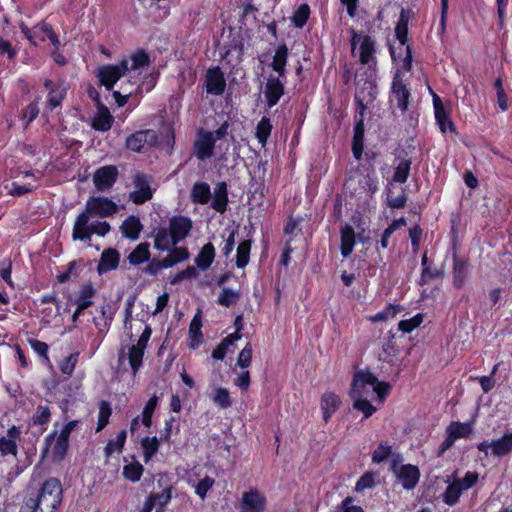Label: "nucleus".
<instances>
[{"mask_svg":"<svg viewBox=\"0 0 512 512\" xmlns=\"http://www.w3.org/2000/svg\"><path fill=\"white\" fill-rule=\"evenodd\" d=\"M391 446L380 444L377 449L372 453V461L374 463H381L386 460L391 454Z\"/></svg>","mask_w":512,"mask_h":512,"instance_id":"bf43d9fd","label":"nucleus"},{"mask_svg":"<svg viewBox=\"0 0 512 512\" xmlns=\"http://www.w3.org/2000/svg\"><path fill=\"white\" fill-rule=\"evenodd\" d=\"M112 124L113 117L109 109L106 106L99 104L98 112L92 120V127L97 131L105 132L111 128Z\"/></svg>","mask_w":512,"mask_h":512,"instance_id":"b1692460","label":"nucleus"},{"mask_svg":"<svg viewBox=\"0 0 512 512\" xmlns=\"http://www.w3.org/2000/svg\"><path fill=\"white\" fill-rule=\"evenodd\" d=\"M157 140L158 135L155 130H140L131 134L126 139V148L134 152H140L143 149H145V147L155 145L157 143Z\"/></svg>","mask_w":512,"mask_h":512,"instance_id":"9b49d317","label":"nucleus"},{"mask_svg":"<svg viewBox=\"0 0 512 512\" xmlns=\"http://www.w3.org/2000/svg\"><path fill=\"white\" fill-rule=\"evenodd\" d=\"M423 314L418 313L410 319L402 320L399 322L398 327L404 333H409L423 322Z\"/></svg>","mask_w":512,"mask_h":512,"instance_id":"603ef678","label":"nucleus"},{"mask_svg":"<svg viewBox=\"0 0 512 512\" xmlns=\"http://www.w3.org/2000/svg\"><path fill=\"white\" fill-rule=\"evenodd\" d=\"M362 188L370 194H373L378 189V181L376 178L371 177L370 174L363 176V179L359 181Z\"/></svg>","mask_w":512,"mask_h":512,"instance_id":"680f3d73","label":"nucleus"},{"mask_svg":"<svg viewBox=\"0 0 512 512\" xmlns=\"http://www.w3.org/2000/svg\"><path fill=\"white\" fill-rule=\"evenodd\" d=\"M171 492L172 488H165L161 493H151L149 496L156 504V508L158 511H162L163 508L170 502L171 500Z\"/></svg>","mask_w":512,"mask_h":512,"instance_id":"3c124183","label":"nucleus"},{"mask_svg":"<svg viewBox=\"0 0 512 512\" xmlns=\"http://www.w3.org/2000/svg\"><path fill=\"white\" fill-rule=\"evenodd\" d=\"M118 205L110 198L91 196L85 203L84 210L76 217L72 229V239L91 245L93 235L106 236L111 226L107 221L98 218L111 217L118 212Z\"/></svg>","mask_w":512,"mask_h":512,"instance_id":"f03ea898","label":"nucleus"},{"mask_svg":"<svg viewBox=\"0 0 512 512\" xmlns=\"http://www.w3.org/2000/svg\"><path fill=\"white\" fill-rule=\"evenodd\" d=\"M236 233V229H231L228 231V236L225 239L224 246L222 247V253L225 257H228L234 250Z\"/></svg>","mask_w":512,"mask_h":512,"instance_id":"e2e57ef3","label":"nucleus"},{"mask_svg":"<svg viewBox=\"0 0 512 512\" xmlns=\"http://www.w3.org/2000/svg\"><path fill=\"white\" fill-rule=\"evenodd\" d=\"M205 87L208 94L219 96L224 92L226 80L219 67H213L207 70L205 76Z\"/></svg>","mask_w":512,"mask_h":512,"instance_id":"dca6fc26","label":"nucleus"},{"mask_svg":"<svg viewBox=\"0 0 512 512\" xmlns=\"http://www.w3.org/2000/svg\"><path fill=\"white\" fill-rule=\"evenodd\" d=\"M158 405V397L153 395L145 404L142 411V424L145 427H150L152 424V415Z\"/></svg>","mask_w":512,"mask_h":512,"instance_id":"c03bdc74","label":"nucleus"},{"mask_svg":"<svg viewBox=\"0 0 512 512\" xmlns=\"http://www.w3.org/2000/svg\"><path fill=\"white\" fill-rule=\"evenodd\" d=\"M411 164L409 158L400 159L394 169L392 180L397 183H405L410 174Z\"/></svg>","mask_w":512,"mask_h":512,"instance_id":"c9c22d12","label":"nucleus"},{"mask_svg":"<svg viewBox=\"0 0 512 512\" xmlns=\"http://www.w3.org/2000/svg\"><path fill=\"white\" fill-rule=\"evenodd\" d=\"M191 197L195 203H208L211 198L210 186L205 182L195 183L192 188Z\"/></svg>","mask_w":512,"mask_h":512,"instance_id":"473e14b6","label":"nucleus"},{"mask_svg":"<svg viewBox=\"0 0 512 512\" xmlns=\"http://www.w3.org/2000/svg\"><path fill=\"white\" fill-rule=\"evenodd\" d=\"M27 39L33 44L38 45L40 42H44L46 39V34L42 32L40 29V23L32 28L31 33L28 35Z\"/></svg>","mask_w":512,"mask_h":512,"instance_id":"774afa93","label":"nucleus"},{"mask_svg":"<svg viewBox=\"0 0 512 512\" xmlns=\"http://www.w3.org/2000/svg\"><path fill=\"white\" fill-rule=\"evenodd\" d=\"M142 474L143 466L139 462H132L123 467V476L132 482L139 481Z\"/></svg>","mask_w":512,"mask_h":512,"instance_id":"a18cd8bd","label":"nucleus"},{"mask_svg":"<svg viewBox=\"0 0 512 512\" xmlns=\"http://www.w3.org/2000/svg\"><path fill=\"white\" fill-rule=\"evenodd\" d=\"M435 119L437 124L439 125L441 132H455V126L445 109H438L437 112L435 113Z\"/></svg>","mask_w":512,"mask_h":512,"instance_id":"49530a36","label":"nucleus"},{"mask_svg":"<svg viewBox=\"0 0 512 512\" xmlns=\"http://www.w3.org/2000/svg\"><path fill=\"white\" fill-rule=\"evenodd\" d=\"M350 41L353 53L358 47L360 62L369 67H374L376 65L374 40L368 35H363L351 30Z\"/></svg>","mask_w":512,"mask_h":512,"instance_id":"6e6552de","label":"nucleus"},{"mask_svg":"<svg viewBox=\"0 0 512 512\" xmlns=\"http://www.w3.org/2000/svg\"><path fill=\"white\" fill-rule=\"evenodd\" d=\"M227 203H228L227 185L225 182H219L214 187L211 206L217 212L224 213L227 208Z\"/></svg>","mask_w":512,"mask_h":512,"instance_id":"393cba45","label":"nucleus"},{"mask_svg":"<svg viewBox=\"0 0 512 512\" xmlns=\"http://www.w3.org/2000/svg\"><path fill=\"white\" fill-rule=\"evenodd\" d=\"M127 433L121 430L115 439L110 440L105 447V455L110 457L113 453H121L126 441Z\"/></svg>","mask_w":512,"mask_h":512,"instance_id":"a19ab883","label":"nucleus"},{"mask_svg":"<svg viewBox=\"0 0 512 512\" xmlns=\"http://www.w3.org/2000/svg\"><path fill=\"white\" fill-rule=\"evenodd\" d=\"M29 344L35 353H37L41 357L48 359L47 353L49 347L45 342H42L37 339H30Z\"/></svg>","mask_w":512,"mask_h":512,"instance_id":"338daca9","label":"nucleus"},{"mask_svg":"<svg viewBox=\"0 0 512 512\" xmlns=\"http://www.w3.org/2000/svg\"><path fill=\"white\" fill-rule=\"evenodd\" d=\"M310 16V7L308 4H301L294 12L291 20L296 28H303Z\"/></svg>","mask_w":512,"mask_h":512,"instance_id":"37998d69","label":"nucleus"},{"mask_svg":"<svg viewBox=\"0 0 512 512\" xmlns=\"http://www.w3.org/2000/svg\"><path fill=\"white\" fill-rule=\"evenodd\" d=\"M152 329L149 326H146L143 330L142 334L137 340L136 344H133L127 347V351L123 348L119 352L118 362L119 364L124 363L126 360L128 361L132 374L135 376L139 371L140 367L143 363V356L145 350L147 348L148 341L151 337Z\"/></svg>","mask_w":512,"mask_h":512,"instance_id":"39448f33","label":"nucleus"},{"mask_svg":"<svg viewBox=\"0 0 512 512\" xmlns=\"http://www.w3.org/2000/svg\"><path fill=\"white\" fill-rule=\"evenodd\" d=\"M288 54L289 51L285 44L279 45L275 50L271 66L273 70L278 73L279 77H283L285 74Z\"/></svg>","mask_w":512,"mask_h":512,"instance_id":"c756f323","label":"nucleus"},{"mask_svg":"<svg viewBox=\"0 0 512 512\" xmlns=\"http://www.w3.org/2000/svg\"><path fill=\"white\" fill-rule=\"evenodd\" d=\"M266 498L257 490L243 493L240 503V512H264Z\"/></svg>","mask_w":512,"mask_h":512,"instance_id":"2eb2a0df","label":"nucleus"},{"mask_svg":"<svg viewBox=\"0 0 512 512\" xmlns=\"http://www.w3.org/2000/svg\"><path fill=\"white\" fill-rule=\"evenodd\" d=\"M215 247L212 243H206L195 257V264L201 270H207L215 259Z\"/></svg>","mask_w":512,"mask_h":512,"instance_id":"cd10ccee","label":"nucleus"},{"mask_svg":"<svg viewBox=\"0 0 512 512\" xmlns=\"http://www.w3.org/2000/svg\"><path fill=\"white\" fill-rule=\"evenodd\" d=\"M252 359V346L250 343H247L245 347L240 351L238 359H237V365L240 368H247L251 364Z\"/></svg>","mask_w":512,"mask_h":512,"instance_id":"4d7b16f0","label":"nucleus"},{"mask_svg":"<svg viewBox=\"0 0 512 512\" xmlns=\"http://www.w3.org/2000/svg\"><path fill=\"white\" fill-rule=\"evenodd\" d=\"M115 311L116 310L114 306L110 303L104 304L100 307V316L93 317V323L99 332L103 333L108 331L112 323Z\"/></svg>","mask_w":512,"mask_h":512,"instance_id":"4be33fe9","label":"nucleus"},{"mask_svg":"<svg viewBox=\"0 0 512 512\" xmlns=\"http://www.w3.org/2000/svg\"><path fill=\"white\" fill-rule=\"evenodd\" d=\"M152 178L142 172H135L132 176L134 190L129 193V200L136 205H140L153 197L151 188Z\"/></svg>","mask_w":512,"mask_h":512,"instance_id":"9d476101","label":"nucleus"},{"mask_svg":"<svg viewBox=\"0 0 512 512\" xmlns=\"http://www.w3.org/2000/svg\"><path fill=\"white\" fill-rule=\"evenodd\" d=\"M214 146L211 134L200 132L194 143V155L202 161L209 159L213 156Z\"/></svg>","mask_w":512,"mask_h":512,"instance_id":"f3484780","label":"nucleus"},{"mask_svg":"<svg viewBox=\"0 0 512 512\" xmlns=\"http://www.w3.org/2000/svg\"><path fill=\"white\" fill-rule=\"evenodd\" d=\"M40 29H42V32L46 34V38H48L51 43L53 44V46L56 48V49H59L60 47V40L59 38L57 37V35L54 33L52 27L45 23V22H41L40 23Z\"/></svg>","mask_w":512,"mask_h":512,"instance_id":"69168bd1","label":"nucleus"},{"mask_svg":"<svg viewBox=\"0 0 512 512\" xmlns=\"http://www.w3.org/2000/svg\"><path fill=\"white\" fill-rule=\"evenodd\" d=\"M44 86L49 90L48 93V105L52 110L59 106L66 95V88L61 83H54L52 80H45Z\"/></svg>","mask_w":512,"mask_h":512,"instance_id":"aec40b11","label":"nucleus"},{"mask_svg":"<svg viewBox=\"0 0 512 512\" xmlns=\"http://www.w3.org/2000/svg\"><path fill=\"white\" fill-rule=\"evenodd\" d=\"M468 277V263L458 257H454L453 285L461 288Z\"/></svg>","mask_w":512,"mask_h":512,"instance_id":"7c9ffc66","label":"nucleus"},{"mask_svg":"<svg viewBox=\"0 0 512 512\" xmlns=\"http://www.w3.org/2000/svg\"><path fill=\"white\" fill-rule=\"evenodd\" d=\"M363 380L361 376H358L356 380V388L354 392V408L358 411H361L364 414L365 418L372 416V414L376 411V408L368 401V398H361V394L359 393L360 387H362Z\"/></svg>","mask_w":512,"mask_h":512,"instance_id":"5701e85b","label":"nucleus"},{"mask_svg":"<svg viewBox=\"0 0 512 512\" xmlns=\"http://www.w3.org/2000/svg\"><path fill=\"white\" fill-rule=\"evenodd\" d=\"M62 501V486L58 479L50 478L43 484L36 498L26 501L22 511L54 512Z\"/></svg>","mask_w":512,"mask_h":512,"instance_id":"20e7f679","label":"nucleus"},{"mask_svg":"<svg viewBox=\"0 0 512 512\" xmlns=\"http://www.w3.org/2000/svg\"><path fill=\"white\" fill-rule=\"evenodd\" d=\"M410 96L407 80L402 72L397 70L391 83L390 103L405 113L408 110Z\"/></svg>","mask_w":512,"mask_h":512,"instance_id":"1a4fd4ad","label":"nucleus"},{"mask_svg":"<svg viewBox=\"0 0 512 512\" xmlns=\"http://www.w3.org/2000/svg\"><path fill=\"white\" fill-rule=\"evenodd\" d=\"M95 295V289L91 284L83 285L79 291L75 303L80 309H87L93 303L92 298Z\"/></svg>","mask_w":512,"mask_h":512,"instance_id":"e433bc0d","label":"nucleus"},{"mask_svg":"<svg viewBox=\"0 0 512 512\" xmlns=\"http://www.w3.org/2000/svg\"><path fill=\"white\" fill-rule=\"evenodd\" d=\"M150 258L149 244L144 242L137 245V247L129 254L128 261L131 265H140Z\"/></svg>","mask_w":512,"mask_h":512,"instance_id":"72a5a7b5","label":"nucleus"},{"mask_svg":"<svg viewBox=\"0 0 512 512\" xmlns=\"http://www.w3.org/2000/svg\"><path fill=\"white\" fill-rule=\"evenodd\" d=\"M471 433V427L467 423L453 422L447 428V434H450L454 439L467 437Z\"/></svg>","mask_w":512,"mask_h":512,"instance_id":"09e8293b","label":"nucleus"},{"mask_svg":"<svg viewBox=\"0 0 512 512\" xmlns=\"http://www.w3.org/2000/svg\"><path fill=\"white\" fill-rule=\"evenodd\" d=\"M379 474L377 472L367 471L356 482L355 491L361 493L366 489L374 488L378 484Z\"/></svg>","mask_w":512,"mask_h":512,"instance_id":"f704fd0d","label":"nucleus"},{"mask_svg":"<svg viewBox=\"0 0 512 512\" xmlns=\"http://www.w3.org/2000/svg\"><path fill=\"white\" fill-rule=\"evenodd\" d=\"M340 398L332 392H326L321 398V409L323 419L327 423L331 416L338 410L340 406Z\"/></svg>","mask_w":512,"mask_h":512,"instance_id":"a878e982","label":"nucleus"},{"mask_svg":"<svg viewBox=\"0 0 512 512\" xmlns=\"http://www.w3.org/2000/svg\"><path fill=\"white\" fill-rule=\"evenodd\" d=\"M46 444L48 448H46L45 452L48 449H51L52 457L54 461H61L68 450V440L62 439L59 436H55V434H49L46 437Z\"/></svg>","mask_w":512,"mask_h":512,"instance_id":"6ab92c4d","label":"nucleus"},{"mask_svg":"<svg viewBox=\"0 0 512 512\" xmlns=\"http://www.w3.org/2000/svg\"><path fill=\"white\" fill-rule=\"evenodd\" d=\"M215 481L213 478L206 476L199 481L195 488V493L203 500L205 499L208 491L212 488Z\"/></svg>","mask_w":512,"mask_h":512,"instance_id":"6e6d98bb","label":"nucleus"},{"mask_svg":"<svg viewBox=\"0 0 512 512\" xmlns=\"http://www.w3.org/2000/svg\"><path fill=\"white\" fill-rule=\"evenodd\" d=\"M215 405L221 409H227L232 406V399L230 393L226 388H216L211 397Z\"/></svg>","mask_w":512,"mask_h":512,"instance_id":"ea45409f","label":"nucleus"},{"mask_svg":"<svg viewBox=\"0 0 512 512\" xmlns=\"http://www.w3.org/2000/svg\"><path fill=\"white\" fill-rule=\"evenodd\" d=\"M272 131V124L269 118L263 117L256 126L255 136L262 147H265Z\"/></svg>","mask_w":512,"mask_h":512,"instance_id":"4c0bfd02","label":"nucleus"},{"mask_svg":"<svg viewBox=\"0 0 512 512\" xmlns=\"http://www.w3.org/2000/svg\"><path fill=\"white\" fill-rule=\"evenodd\" d=\"M358 376H361L363 380V385L360 387L361 391H359L361 398H368L371 394L375 393L379 401L382 402L388 394L391 386L387 382L379 381L372 373L368 371H358L354 374L350 392L351 398H354V392L356 388L355 385Z\"/></svg>","mask_w":512,"mask_h":512,"instance_id":"423d86ee","label":"nucleus"},{"mask_svg":"<svg viewBox=\"0 0 512 512\" xmlns=\"http://www.w3.org/2000/svg\"><path fill=\"white\" fill-rule=\"evenodd\" d=\"M251 250V240H244L239 243L236 253V266L238 268H244L249 262Z\"/></svg>","mask_w":512,"mask_h":512,"instance_id":"58836bf2","label":"nucleus"},{"mask_svg":"<svg viewBox=\"0 0 512 512\" xmlns=\"http://www.w3.org/2000/svg\"><path fill=\"white\" fill-rule=\"evenodd\" d=\"M340 238H341V245H340V251L341 255L344 258L349 257L354 249V246L356 244L355 240V232L351 225L345 224L340 229Z\"/></svg>","mask_w":512,"mask_h":512,"instance_id":"412c9836","label":"nucleus"},{"mask_svg":"<svg viewBox=\"0 0 512 512\" xmlns=\"http://www.w3.org/2000/svg\"><path fill=\"white\" fill-rule=\"evenodd\" d=\"M201 326V319L198 318V316H195L192 319L189 327V334L192 339L190 346L194 349L198 346L200 342L199 337L201 336Z\"/></svg>","mask_w":512,"mask_h":512,"instance_id":"5fc2aeb1","label":"nucleus"},{"mask_svg":"<svg viewBox=\"0 0 512 512\" xmlns=\"http://www.w3.org/2000/svg\"><path fill=\"white\" fill-rule=\"evenodd\" d=\"M400 309L399 305L389 304L382 311L370 316L368 319L373 323L387 321L394 318Z\"/></svg>","mask_w":512,"mask_h":512,"instance_id":"79ce46f5","label":"nucleus"},{"mask_svg":"<svg viewBox=\"0 0 512 512\" xmlns=\"http://www.w3.org/2000/svg\"><path fill=\"white\" fill-rule=\"evenodd\" d=\"M284 94V84L280 77L270 76L265 87V97L268 106L271 108L278 103Z\"/></svg>","mask_w":512,"mask_h":512,"instance_id":"a211bd4d","label":"nucleus"},{"mask_svg":"<svg viewBox=\"0 0 512 512\" xmlns=\"http://www.w3.org/2000/svg\"><path fill=\"white\" fill-rule=\"evenodd\" d=\"M478 480L479 474L472 471H467L461 478L453 479L442 494L443 502L450 507L455 506L459 502L462 493L474 487Z\"/></svg>","mask_w":512,"mask_h":512,"instance_id":"0eeeda50","label":"nucleus"},{"mask_svg":"<svg viewBox=\"0 0 512 512\" xmlns=\"http://www.w3.org/2000/svg\"><path fill=\"white\" fill-rule=\"evenodd\" d=\"M118 169L114 165L102 166L93 174V183L100 192L110 190L117 181Z\"/></svg>","mask_w":512,"mask_h":512,"instance_id":"f8f14e48","label":"nucleus"},{"mask_svg":"<svg viewBox=\"0 0 512 512\" xmlns=\"http://www.w3.org/2000/svg\"><path fill=\"white\" fill-rule=\"evenodd\" d=\"M393 472L397 477V480L404 489L411 490L415 488L420 479V471L417 466L406 464V465H393Z\"/></svg>","mask_w":512,"mask_h":512,"instance_id":"ddd939ff","label":"nucleus"},{"mask_svg":"<svg viewBox=\"0 0 512 512\" xmlns=\"http://www.w3.org/2000/svg\"><path fill=\"white\" fill-rule=\"evenodd\" d=\"M141 229V222L135 216H129L120 226L123 236L132 240H136L139 237Z\"/></svg>","mask_w":512,"mask_h":512,"instance_id":"c85d7f7f","label":"nucleus"},{"mask_svg":"<svg viewBox=\"0 0 512 512\" xmlns=\"http://www.w3.org/2000/svg\"><path fill=\"white\" fill-rule=\"evenodd\" d=\"M11 271V262L8 260H3L0 263V276L9 286L14 287V283L11 278Z\"/></svg>","mask_w":512,"mask_h":512,"instance_id":"0e129e2a","label":"nucleus"},{"mask_svg":"<svg viewBox=\"0 0 512 512\" xmlns=\"http://www.w3.org/2000/svg\"><path fill=\"white\" fill-rule=\"evenodd\" d=\"M477 448L485 455H488V450L491 449L493 455L497 457L505 456L512 451V433L505 434L491 442L483 441L478 444Z\"/></svg>","mask_w":512,"mask_h":512,"instance_id":"4468645a","label":"nucleus"},{"mask_svg":"<svg viewBox=\"0 0 512 512\" xmlns=\"http://www.w3.org/2000/svg\"><path fill=\"white\" fill-rule=\"evenodd\" d=\"M119 252L116 249H107L105 250L100 258L97 270L99 274L108 272L117 268L119 264Z\"/></svg>","mask_w":512,"mask_h":512,"instance_id":"bb28decb","label":"nucleus"},{"mask_svg":"<svg viewBox=\"0 0 512 512\" xmlns=\"http://www.w3.org/2000/svg\"><path fill=\"white\" fill-rule=\"evenodd\" d=\"M193 227L192 220L186 216H173L169 220L168 227H160L154 231V248L160 252H168V255L176 261V264L190 258L186 247H177L190 234Z\"/></svg>","mask_w":512,"mask_h":512,"instance_id":"7ed1b4c3","label":"nucleus"},{"mask_svg":"<svg viewBox=\"0 0 512 512\" xmlns=\"http://www.w3.org/2000/svg\"><path fill=\"white\" fill-rule=\"evenodd\" d=\"M79 359V353L75 352L61 361L59 368L65 375L71 376Z\"/></svg>","mask_w":512,"mask_h":512,"instance_id":"864d4df0","label":"nucleus"},{"mask_svg":"<svg viewBox=\"0 0 512 512\" xmlns=\"http://www.w3.org/2000/svg\"><path fill=\"white\" fill-rule=\"evenodd\" d=\"M239 296L240 294L238 291L229 288H224L219 293L217 302L221 306L230 307L231 305H234L238 301Z\"/></svg>","mask_w":512,"mask_h":512,"instance_id":"de8ad7c7","label":"nucleus"},{"mask_svg":"<svg viewBox=\"0 0 512 512\" xmlns=\"http://www.w3.org/2000/svg\"><path fill=\"white\" fill-rule=\"evenodd\" d=\"M149 63L148 54L140 50L130 57L122 59L119 64L103 65L99 67L97 77L99 82L105 86L107 90H112L114 84L121 77H128V80L121 84L123 93L120 91L113 92L117 105L121 107L127 103L128 97L133 93V90L126 88V86L131 85L138 88L141 81L140 77L143 71L148 68Z\"/></svg>","mask_w":512,"mask_h":512,"instance_id":"f257e3e1","label":"nucleus"},{"mask_svg":"<svg viewBox=\"0 0 512 512\" xmlns=\"http://www.w3.org/2000/svg\"><path fill=\"white\" fill-rule=\"evenodd\" d=\"M51 412L48 406H38L36 413L33 416V423L37 425H45L49 422Z\"/></svg>","mask_w":512,"mask_h":512,"instance_id":"13d9d810","label":"nucleus"},{"mask_svg":"<svg viewBox=\"0 0 512 512\" xmlns=\"http://www.w3.org/2000/svg\"><path fill=\"white\" fill-rule=\"evenodd\" d=\"M112 409L107 401H101L99 404L97 431H101L109 422Z\"/></svg>","mask_w":512,"mask_h":512,"instance_id":"8fccbe9b","label":"nucleus"},{"mask_svg":"<svg viewBox=\"0 0 512 512\" xmlns=\"http://www.w3.org/2000/svg\"><path fill=\"white\" fill-rule=\"evenodd\" d=\"M160 439L157 437H144L141 440L144 462L148 463L158 452L160 447Z\"/></svg>","mask_w":512,"mask_h":512,"instance_id":"2f4dec72","label":"nucleus"},{"mask_svg":"<svg viewBox=\"0 0 512 512\" xmlns=\"http://www.w3.org/2000/svg\"><path fill=\"white\" fill-rule=\"evenodd\" d=\"M0 452L2 455H16L17 445L14 440L5 437L0 438Z\"/></svg>","mask_w":512,"mask_h":512,"instance_id":"052dcab7","label":"nucleus"}]
</instances>
